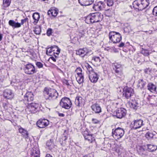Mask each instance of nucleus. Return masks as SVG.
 I'll return each instance as SVG.
<instances>
[{
	"mask_svg": "<svg viewBox=\"0 0 157 157\" xmlns=\"http://www.w3.org/2000/svg\"><path fill=\"white\" fill-rule=\"evenodd\" d=\"M143 121L141 119L137 120L131 123V127L134 129H136L141 127L143 125Z\"/></svg>",
	"mask_w": 157,
	"mask_h": 157,
	"instance_id": "11",
	"label": "nucleus"
},
{
	"mask_svg": "<svg viewBox=\"0 0 157 157\" xmlns=\"http://www.w3.org/2000/svg\"><path fill=\"white\" fill-rule=\"evenodd\" d=\"M146 84V82L143 79H140L138 81L137 86L139 88L142 89L144 88Z\"/></svg>",
	"mask_w": 157,
	"mask_h": 157,
	"instance_id": "28",
	"label": "nucleus"
},
{
	"mask_svg": "<svg viewBox=\"0 0 157 157\" xmlns=\"http://www.w3.org/2000/svg\"><path fill=\"white\" fill-rule=\"evenodd\" d=\"M28 18L27 17H26L24 18V19H22L21 21V23H20L21 24V25H23L25 23H26V22L28 21Z\"/></svg>",
	"mask_w": 157,
	"mask_h": 157,
	"instance_id": "46",
	"label": "nucleus"
},
{
	"mask_svg": "<svg viewBox=\"0 0 157 157\" xmlns=\"http://www.w3.org/2000/svg\"><path fill=\"white\" fill-rule=\"evenodd\" d=\"M124 43L121 42L119 45L118 47L121 48L123 47L124 46Z\"/></svg>",
	"mask_w": 157,
	"mask_h": 157,
	"instance_id": "49",
	"label": "nucleus"
},
{
	"mask_svg": "<svg viewBox=\"0 0 157 157\" xmlns=\"http://www.w3.org/2000/svg\"><path fill=\"white\" fill-rule=\"evenodd\" d=\"M49 124V121L46 119H39L36 122V125L40 128H44L46 127Z\"/></svg>",
	"mask_w": 157,
	"mask_h": 157,
	"instance_id": "13",
	"label": "nucleus"
},
{
	"mask_svg": "<svg viewBox=\"0 0 157 157\" xmlns=\"http://www.w3.org/2000/svg\"><path fill=\"white\" fill-rule=\"evenodd\" d=\"M134 94L133 89L131 88H124L123 89V95L127 99L131 98Z\"/></svg>",
	"mask_w": 157,
	"mask_h": 157,
	"instance_id": "10",
	"label": "nucleus"
},
{
	"mask_svg": "<svg viewBox=\"0 0 157 157\" xmlns=\"http://www.w3.org/2000/svg\"><path fill=\"white\" fill-rule=\"evenodd\" d=\"M126 110L123 108H121L116 111V116L117 118H121L124 116L126 114Z\"/></svg>",
	"mask_w": 157,
	"mask_h": 157,
	"instance_id": "17",
	"label": "nucleus"
},
{
	"mask_svg": "<svg viewBox=\"0 0 157 157\" xmlns=\"http://www.w3.org/2000/svg\"><path fill=\"white\" fill-rule=\"evenodd\" d=\"M93 8L96 11L102 10L104 8V5L102 2L100 1L94 4Z\"/></svg>",
	"mask_w": 157,
	"mask_h": 157,
	"instance_id": "16",
	"label": "nucleus"
},
{
	"mask_svg": "<svg viewBox=\"0 0 157 157\" xmlns=\"http://www.w3.org/2000/svg\"><path fill=\"white\" fill-rule=\"evenodd\" d=\"M89 78L90 81L94 83L97 82L99 78L98 74L95 72H91L89 75Z\"/></svg>",
	"mask_w": 157,
	"mask_h": 157,
	"instance_id": "18",
	"label": "nucleus"
},
{
	"mask_svg": "<svg viewBox=\"0 0 157 157\" xmlns=\"http://www.w3.org/2000/svg\"><path fill=\"white\" fill-rule=\"evenodd\" d=\"M54 11L55 12L54 10H49L48 12V15H50V14H51L52 16V14L53 13V12Z\"/></svg>",
	"mask_w": 157,
	"mask_h": 157,
	"instance_id": "48",
	"label": "nucleus"
},
{
	"mask_svg": "<svg viewBox=\"0 0 157 157\" xmlns=\"http://www.w3.org/2000/svg\"><path fill=\"white\" fill-rule=\"evenodd\" d=\"M58 93L55 89L51 88H45L44 96L46 99L55 100L58 97Z\"/></svg>",
	"mask_w": 157,
	"mask_h": 157,
	"instance_id": "2",
	"label": "nucleus"
},
{
	"mask_svg": "<svg viewBox=\"0 0 157 157\" xmlns=\"http://www.w3.org/2000/svg\"><path fill=\"white\" fill-rule=\"evenodd\" d=\"M129 104L130 107L134 109H137V103L136 101H133L132 100L129 103Z\"/></svg>",
	"mask_w": 157,
	"mask_h": 157,
	"instance_id": "30",
	"label": "nucleus"
},
{
	"mask_svg": "<svg viewBox=\"0 0 157 157\" xmlns=\"http://www.w3.org/2000/svg\"><path fill=\"white\" fill-rule=\"evenodd\" d=\"M52 49V47H51L46 50V53L47 55H50L52 52H53Z\"/></svg>",
	"mask_w": 157,
	"mask_h": 157,
	"instance_id": "41",
	"label": "nucleus"
},
{
	"mask_svg": "<svg viewBox=\"0 0 157 157\" xmlns=\"http://www.w3.org/2000/svg\"><path fill=\"white\" fill-rule=\"evenodd\" d=\"M18 130L19 132L21 133L24 137L26 138L28 137L29 134L27 130L21 127L19 128Z\"/></svg>",
	"mask_w": 157,
	"mask_h": 157,
	"instance_id": "23",
	"label": "nucleus"
},
{
	"mask_svg": "<svg viewBox=\"0 0 157 157\" xmlns=\"http://www.w3.org/2000/svg\"><path fill=\"white\" fill-rule=\"evenodd\" d=\"M52 51L53 52L56 51V52H53L54 54H56L57 56H56L54 55L55 57L56 58L58 57V56L59 53L60 52V49L59 48L56 46L55 45L53 46H52Z\"/></svg>",
	"mask_w": 157,
	"mask_h": 157,
	"instance_id": "26",
	"label": "nucleus"
},
{
	"mask_svg": "<svg viewBox=\"0 0 157 157\" xmlns=\"http://www.w3.org/2000/svg\"><path fill=\"white\" fill-rule=\"evenodd\" d=\"M27 109L31 113H35L38 111V105L32 103H28Z\"/></svg>",
	"mask_w": 157,
	"mask_h": 157,
	"instance_id": "12",
	"label": "nucleus"
},
{
	"mask_svg": "<svg viewBox=\"0 0 157 157\" xmlns=\"http://www.w3.org/2000/svg\"><path fill=\"white\" fill-rule=\"evenodd\" d=\"M24 101L27 104L28 103H32L34 99V95L31 92H28L24 96Z\"/></svg>",
	"mask_w": 157,
	"mask_h": 157,
	"instance_id": "14",
	"label": "nucleus"
},
{
	"mask_svg": "<svg viewBox=\"0 0 157 157\" xmlns=\"http://www.w3.org/2000/svg\"><path fill=\"white\" fill-rule=\"evenodd\" d=\"M82 134L85 140L88 141L89 143H92L95 140L93 136V135L89 134L87 131H84Z\"/></svg>",
	"mask_w": 157,
	"mask_h": 157,
	"instance_id": "15",
	"label": "nucleus"
},
{
	"mask_svg": "<svg viewBox=\"0 0 157 157\" xmlns=\"http://www.w3.org/2000/svg\"><path fill=\"white\" fill-rule=\"evenodd\" d=\"M113 70L114 71L115 75L117 77L123 78L124 77L122 72L121 64L119 63H115L112 64Z\"/></svg>",
	"mask_w": 157,
	"mask_h": 157,
	"instance_id": "4",
	"label": "nucleus"
},
{
	"mask_svg": "<svg viewBox=\"0 0 157 157\" xmlns=\"http://www.w3.org/2000/svg\"><path fill=\"white\" fill-rule=\"evenodd\" d=\"M36 66L39 68H40L43 67V64L40 62H37L36 63Z\"/></svg>",
	"mask_w": 157,
	"mask_h": 157,
	"instance_id": "44",
	"label": "nucleus"
},
{
	"mask_svg": "<svg viewBox=\"0 0 157 157\" xmlns=\"http://www.w3.org/2000/svg\"><path fill=\"white\" fill-rule=\"evenodd\" d=\"M9 24L13 27L19 28L21 27V24L18 22H16L13 20H10L9 21Z\"/></svg>",
	"mask_w": 157,
	"mask_h": 157,
	"instance_id": "25",
	"label": "nucleus"
},
{
	"mask_svg": "<svg viewBox=\"0 0 157 157\" xmlns=\"http://www.w3.org/2000/svg\"><path fill=\"white\" fill-rule=\"evenodd\" d=\"M108 6H112L113 4V0H105V1L106 2Z\"/></svg>",
	"mask_w": 157,
	"mask_h": 157,
	"instance_id": "40",
	"label": "nucleus"
},
{
	"mask_svg": "<svg viewBox=\"0 0 157 157\" xmlns=\"http://www.w3.org/2000/svg\"><path fill=\"white\" fill-rule=\"evenodd\" d=\"M103 17V15L100 13H93L86 17L85 21L88 24L98 22L102 21Z\"/></svg>",
	"mask_w": 157,
	"mask_h": 157,
	"instance_id": "1",
	"label": "nucleus"
},
{
	"mask_svg": "<svg viewBox=\"0 0 157 157\" xmlns=\"http://www.w3.org/2000/svg\"><path fill=\"white\" fill-rule=\"evenodd\" d=\"M149 4V0H136L133 3V7L140 10L146 8Z\"/></svg>",
	"mask_w": 157,
	"mask_h": 157,
	"instance_id": "3",
	"label": "nucleus"
},
{
	"mask_svg": "<svg viewBox=\"0 0 157 157\" xmlns=\"http://www.w3.org/2000/svg\"><path fill=\"white\" fill-rule=\"evenodd\" d=\"M142 53H144V55L147 56L148 55V51L147 50H144L142 51Z\"/></svg>",
	"mask_w": 157,
	"mask_h": 157,
	"instance_id": "47",
	"label": "nucleus"
},
{
	"mask_svg": "<svg viewBox=\"0 0 157 157\" xmlns=\"http://www.w3.org/2000/svg\"><path fill=\"white\" fill-rule=\"evenodd\" d=\"M75 72L77 74L76 78L77 81L80 84L83 82L84 75L82 73V70L80 67L77 68L75 70Z\"/></svg>",
	"mask_w": 157,
	"mask_h": 157,
	"instance_id": "9",
	"label": "nucleus"
},
{
	"mask_svg": "<svg viewBox=\"0 0 157 157\" xmlns=\"http://www.w3.org/2000/svg\"><path fill=\"white\" fill-rule=\"evenodd\" d=\"M24 70L25 74L29 75L33 74L36 72L35 67L31 63L25 65Z\"/></svg>",
	"mask_w": 157,
	"mask_h": 157,
	"instance_id": "7",
	"label": "nucleus"
},
{
	"mask_svg": "<svg viewBox=\"0 0 157 157\" xmlns=\"http://www.w3.org/2000/svg\"><path fill=\"white\" fill-rule=\"evenodd\" d=\"M109 37L110 40L113 43H119L122 39L121 34L119 33L114 31L109 32Z\"/></svg>",
	"mask_w": 157,
	"mask_h": 157,
	"instance_id": "5",
	"label": "nucleus"
},
{
	"mask_svg": "<svg viewBox=\"0 0 157 157\" xmlns=\"http://www.w3.org/2000/svg\"><path fill=\"white\" fill-rule=\"evenodd\" d=\"M11 0H4L3 4L4 6L6 7H8L10 4Z\"/></svg>",
	"mask_w": 157,
	"mask_h": 157,
	"instance_id": "38",
	"label": "nucleus"
},
{
	"mask_svg": "<svg viewBox=\"0 0 157 157\" xmlns=\"http://www.w3.org/2000/svg\"><path fill=\"white\" fill-rule=\"evenodd\" d=\"M46 157H52L49 154H47L46 155Z\"/></svg>",
	"mask_w": 157,
	"mask_h": 157,
	"instance_id": "56",
	"label": "nucleus"
},
{
	"mask_svg": "<svg viewBox=\"0 0 157 157\" xmlns=\"http://www.w3.org/2000/svg\"><path fill=\"white\" fill-rule=\"evenodd\" d=\"M92 60L97 65L100 64L101 59L99 56H94L92 58Z\"/></svg>",
	"mask_w": 157,
	"mask_h": 157,
	"instance_id": "33",
	"label": "nucleus"
},
{
	"mask_svg": "<svg viewBox=\"0 0 157 157\" xmlns=\"http://www.w3.org/2000/svg\"><path fill=\"white\" fill-rule=\"evenodd\" d=\"M148 151L151 152H153L155 151L157 149V146L154 145L147 144V145Z\"/></svg>",
	"mask_w": 157,
	"mask_h": 157,
	"instance_id": "29",
	"label": "nucleus"
},
{
	"mask_svg": "<svg viewBox=\"0 0 157 157\" xmlns=\"http://www.w3.org/2000/svg\"><path fill=\"white\" fill-rule=\"evenodd\" d=\"M91 108L93 111L95 113H99L101 112V108L99 105L97 103L92 105Z\"/></svg>",
	"mask_w": 157,
	"mask_h": 157,
	"instance_id": "21",
	"label": "nucleus"
},
{
	"mask_svg": "<svg viewBox=\"0 0 157 157\" xmlns=\"http://www.w3.org/2000/svg\"><path fill=\"white\" fill-rule=\"evenodd\" d=\"M50 58L54 62H56V59L54 57L52 56Z\"/></svg>",
	"mask_w": 157,
	"mask_h": 157,
	"instance_id": "53",
	"label": "nucleus"
},
{
	"mask_svg": "<svg viewBox=\"0 0 157 157\" xmlns=\"http://www.w3.org/2000/svg\"><path fill=\"white\" fill-rule=\"evenodd\" d=\"M137 151L139 154L142 155L145 154L144 148L141 146H138L137 147Z\"/></svg>",
	"mask_w": 157,
	"mask_h": 157,
	"instance_id": "31",
	"label": "nucleus"
},
{
	"mask_svg": "<svg viewBox=\"0 0 157 157\" xmlns=\"http://www.w3.org/2000/svg\"><path fill=\"white\" fill-rule=\"evenodd\" d=\"M2 34H0V41L2 40Z\"/></svg>",
	"mask_w": 157,
	"mask_h": 157,
	"instance_id": "57",
	"label": "nucleus"
},
{
	"mask_svg": "<svg viewBox=\"0 0 157 157\" xmlns=\"http://www.w3.org/2000/svg\"><path fill=\"white\" fill-rule=\"evenodd\" d=\"M87 50L86 48H83V49H80L78 51L76 52L77 55H79L82 57H83L88 53Z\"/></svg>",
	"mask_w": 157,
	"mask_h": 157,
	"instance_id": "22",
	"label": "nucleus"
},
{
	"mask_svg": "<svg viewBox=\"0 0 157 157\" xmlns=\"http://www.w3.org/2000/svg\"><path fill=\"white\" fill-rule=\"evenodd\" d=\"M52 30L51 28L48 29L47 32V36H50L52 34Z\"/></svg>",
	"mask_w": 157,
	"mask_h": 157,
	"instance_id": "42",
	"label": "nucleus"
},
{
	"mask_svg": "<svg viewBox=\"0 0 157 157\" xmlns=\"http://www.w3.org/2000/svg\"><path fill=\"white\" fill-rule=\"evenodd\" d=\"M82 157H93V156L92 155L89 154L87 155H86Z\"/></svg>",
	"mask_w": 157,
	"mask_h": 157,
	"instance_id": "52",
	"label": "nucleus"
},
{
	"mask_svg": "<svg viewBox=\"0 0 157 157\" xmlns=\"http://www.w3.org/2000/svg\"><path fill=\"white\" fill-rule=\"evenodd\" d=\"M59 116L60 117H64V114L62 113H59Z\"/></svg>",
	"mask_w": 157,
	"mask_h": 157,
	"instance_id": "54",
	"label": "nucleus"
},
{
	"mask_svg": "<svg viewBox=\"0 0 157 157\" xmlns=\"http://www.w3.org/2000/svg\"><path fill=\"white\" fill-rule=\"evenodd\" d=\"M83 99L81 97H77L75 101V104L78 106H80L82 104Z\"/></svg>",
	"mask_w": 157,
	"mask_h": 157,
	"instance_id": "24",
	"label": "nucleus"
},
{
	"mask_svg": "<svg viewBox=\"0 0 157 157\" xmlns=\"http://www.w3.org/2000/svg\"><path fill=\"white\" fill-rule=\"evenodd\" d=\"M4 96L6 98L10 99L13 98L14 95L11 90L7 89L4 91Z\"/></svg>",
	"mask_w": 157,
	"mask_h": 157,
	"instance_id": "19",
	"label": "nucleus"
},
{
	"mask_svg": "<svg viewBox=\"0 0 157 157\" xmlns=\"http://www.w3.org/2000/svg\"><path fill=\"white\" fill-rule=\"evenodd\" d=\"M155 135V134L151 132H148L145 134V137L148 139L152 138Z\"/></svg>",
	"mask_w": 157,
	"mask_h": 157,
	"instance_id": "36",
	"label": "nucleus"
},
{
	"mask_svg": "<svg viewBox=\"0 0 157 157\" xmlns=\"http://www.w3.org/2000/svg\"><path fill=\"white\" fill-rule=\"evenodd\" d=\"M148 89L151 92H154L156 91V87L152 83H149L147 85Z\"/></svg>",
	"mask_w": 157,
	"mask_h": 157,
	"instance_id": "27",
	"label": "nucleus"
},
{
	"mask_svg": "<svg viewBox=\"0 0 157 157\" xmlns=\"http://www.w3.org/2000/svg\"><path fill=\"white\" fill-rule=\"evenodd\" d=\"M39 151L37 149H33L31 152V157H39Z\"/></svg>",
	"mask_w": 157,
	"mask_h": 157,
	"instance_id": "34",
	"label": "nucleus"
},
{
	"mask_svg": "<svg viewBox=\"0 0 157 157\" xmlns=\"http://www.w3.org/2000/svg\"><path fill=\"white\" fill-rule=\"evenodd\" d=\"M64 136H63L62 139L64 141H65L67 139V137L66 135H64V134H63Z\"/></svg>",
	"mask_w": 157,
	"mask_h": 157,
	"instance_id": "51",
	"label": "nucleus"
},
{
	"mask_svg": "<svg viewBox=\"0 0 157 157\" xmlns=\"http://www.w3.org/2000/svg\"><path fill=\"white\" fill-rule=\"evenodd\" d=\"M86 67L87 69V73L88 72L89 75V74H90L91 73V72H94L93 70V68L90 65H89V64L88 63H87L86 64Z\"/></svg>",
	"mask_w": 157,
	"mask_h": 157,
	"instance_id": "35",
	"label": "nucleus"
},
{
	"mask_svg": "<svg viewBox=\"0 0 157 157\" xmlns=\"http://www.w3.org/2000/svg\"><path fill=\"white\" fill-rule=\"evenodd\" d=\"M153 14L154 15L157 16V6H155L152 11Z\"/></svg>",
	"mask_w": 157,
	"mask_h": 157,
	"instance_id": "43",
	"label": "nucleus"
},
{
	"mask_svg": "<svg viewBox=\"0 0 157 157\" xmlns=\"http://www.w3.org/2000/svg\"><path fill=\"white\" fill-rule=\"evenodd\" d=\"M124 129L120 127H118L115 130H112V135L115 139L121 138L124 136Z\"/></svg>",
	"mask_w": 157,
	"mask_h": 157,
	"instance_id": "6",
	"label": "nucleus"
},
{
	"mask_svg": "<svg viewBox=\"0 0 157 157\" xmlns=\"http://www.w3.org/2000/svg\"><path fill=\"white\" fill-rule=\"evenodd\" d=\"M79 3L82 6H89L92 4L94 0H78Z\"/></svg>",
	"mask_w": 157,
	"mask_h": 157,
	"instance_id": "20",
	"label": "nucleus"
},
{
	"mask_svg": "<svg viewBox=\"0 0 157 157\" xmlns=\"http://www.w3.org/2000/svg\"><path fill=\"white\" fill-rule=\"evenodd\" d=\"M34 32L36 34H40L41 32V28L40 27L36 28L34 30Z\"/></svg>",
	"mask_w": 157,
	"mask_h": 157,
	"instance_id": "39",
	"label": "nucleus"
},
{
	"mask_svg": "<svg viewBox=\"0 0 157 157\" xmlns=\"http://www.w3.org/2000/svg\"><path fill=\"white\" fill-rule=\"evenodd\" d=\"M92 123L94 124H97L99 123V121L96 119L92 118Z\"/></svg>",
	"mask_w": 157,
	"mask_h": 157,
	"instance_id": "45",
	"label": "nucleus"
},
{
	"mask_svg": "<svg viewBox=\"0 0 157 157\" xmlns=\"http://www.w3.org/2000/svg\"><path fill=\"white\" fill-rule=\"evenodd\" d=\"M65 82H66V84L67 85H68V86L70 85V84H69L68 81L66 80Z\"/></svg>",
	"mask_w": 157,
	"mask_h": 157,
	"instance_id": "55",
	"label": "nucleus"
},
{
	"mask_svg": "<svg viewBox=\"0 0 157 157\" xmlns=\"http://www.w3.org/2000/svg\"><path fill=\"white\" fill-rule=\"evenodd\" d=\"M46 145L48 147L49 149H52L54 147V144L52 143L51 140L48 141L46 143Z\"/></svg>",
	"mask_w": 157,
	"mask_h": 157,
	"instance_id": "37",
	"label": "nucleus"
},
{
	"mask_svg": "<svg viewBox=\"0 0 157 157\" xmlns=\"http://www.w3.org/2000/svg\"><path fill=\"white\" fill-rule=\"evenodd\" d=\"M55 12H53V13L52 14V16H54V17H56L57 15V14L58 13L57 12V11L55 10Z\"/></svg>",
	"mask_w": 157,
	"mask_h": 157,
	"instance_id": "50",
	"label": "nucleus"
},
{
	"mask_svg": "<svg viewBox=\"0 0 157 157\" xmlns=\"http://www.w3.org/2000/svg\"><path fill=\"white\" fill-rule=\"evenodd\" d=\"M128 28H125L124 29V31H125L126 32L129 33V31L128 32L127 31V29Z\"/></svg>",
	"mask_w": 157,
	"mask_h": 157,
	"instance_id": "58",
	"label": "nucleus"
},
{
	"mask_svg": "<svg viewBox=\"0 0 157 157\" xmlns=\"http://www.w3.org/2000/svg\"><path fill=\"white\" fill-rule=\"evenodd\" d=\"M60 106L64 109H69L71 106V102L70 100L67 98H62L59 103Z\"/></svg>",
	"mask_w": 157,
	"mask_h": 157,
	"instance_id": "8",
	"label": "nucleus"
},
{
	"mask_svg": "<svg viewBox=\"0 0 157 157\" xmlns=\"http://www.w3.org/2000/svg\"><path fill=\"white\" fill-rule=\"evenodd\" d=\"M66 132V130H65L64 131V133H65V132Z\"/></svg>",
	"mask_w": 157,
	"mask_h": 157,
	"instance_id": "59",
	"label": "nucleus"
},
{
	"mask_svg": "<svg viewBox=\"0 0 157 157\" xmlns=\"http://www.w3.org/2000/svg\"><path fill=\"white\" fill-rule=\"evenodd\" d=\"M32 17L33 19L35 20L34 23L35 24H36L37 22L40 18V16L39 13H34L33 14Z\"/></svg>",
	"mask_w": 157,
	"mask_h": 157,
	"instance_id": "32",
	"label": "nucleus"
}]
</instances>
